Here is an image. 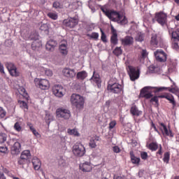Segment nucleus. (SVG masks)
<instances>
[{
  "label": "nucleus",
  "instance_id": "42",
  "mask_svg": "<svg viewBox=\"0 0 179 179\" xmlns=\"http://www.w3.org/2000/svg\"><path fill=\"white\" fill-rule=\"evenodd\" d=\"M150 73H156L157 72V69H159V67L155 66V65H151L148 68Z\"/></svg>",
  "mask_w": 179,
  "mask_h": 179
},
{
  "label": "nucleus",
  "instance_id": "59",
  "mask_svg": "<svg viewBox=\"0 0 179 179\" xmlns=\"http://www.w3.org/2000/svg\"><path fill=\"white\" fill-rule=\"evenodd\" d=\"M172 48L173 49V50H176V51L179 49V46H178V43H173V44H172Z\"/></svg>",
  "mask_w": 179,
  "mask_h": 179
},
{
  "label": "nucleus",
  "instance_id": "43",
  "mask_svg": "<svg viewBox=\"0 0 179 179\" xmlns=\"http://www.w3.org/2000/svg\"><path fill=\"white\" fill-rule=\"evenodd\" d=\"M6 66L8 71L16 68V66L12 62L6 63Z\"/></svg>",
  "mask_w": 179,
  "mask_h": 179
},
{
  "label": "nucleus",
  "instance_id": "56",
  "mask_svg": "<svg viewBox=\"0 0 179 179\" xmlns=\"http://www.w3.org/2000/svg\"><path fill=\"white\" fill-rule=\"evenodd\" d=\"M45 75H46V76H52V71L50 69L45 70Z\"/></svg>",
  "mask_w": 179,
  "mask_h": 179
},
{
  "label": "nucleus",
  "instance_id": "3",
  "mask_svg": "<svg viewBox=\"0 0 179 179\" xmlns=\"http://www.w3.org/2000/svg\"><path fill=\"white\" fill-rule=\"evenodd\" d=\"M107 90L109 93H113L114 94H122V93H124V87L118 83H113L111 81H109Z\"/></svg>",
  "mask_w": 179,
  "mask_h": 179
},
{
  "label": "nucleus",
  "instance_id": "26",
  "mask_svg": "<svg viewBox=\"0 0 179 179\" xmlns=\"http://www.w3.org/2000/svg\"><path fill=\"white\" fill-rule=\"evenodd\" d=\"M20 159H23L24 160H29L31 159V154L30 153V150H24L21 153Z\"/></svg>",
  "mask_w": 179,
  "mask_h": 179
},
{
  "label": "nucleus",
  "instance_id": "48",
  "mask_svg": "<svg viewBox=\"0 0 179 179\" xmlns=\"http://www.w3.org/2000/svg\"><path fill=\"white\" fill-rule=\"evenodd\" d=\"M91 38H94V40H97L99 38V33L97 32H92L90 36Z\"/></svg>",
  "mask_w": 179,
  "mask_h": 179
},
{
  "label": "nucleus",
  "instance_id": "54",
  "mask_svg": "<svg viewBox=\"0 0 179 179\" xmlns=\"http://www.w3.org/2000/svg\"><path fill=\"white\" fill-rule=\"evenodd\" d=\"M31 131L32 132V134H34V136H36V138H38V136H40V133L37 131V130H36L34 127L31 129Z\"/></svg>",
  "mask_w": 179,
  "mask_h": 179
},
{
  "label": "nucleus",
  "instance_id": "25",
  "mask_svg": "<svg viewBox=\"0 0 179 179\" xmlns=\"http://www.w3.org/2000/svg\"><path fill=\"white\" fill-rule=\"evenodd\" d=\"M130 113L133 115H136V117H139V115H142V111L139 110V109L135 106L133 105L131 107Z\"/></svg>",
  "mask_w": 179,
  "mask_h": 179
},
{
  "label": "nucleus",
  "instance_id": "40",
  "mask_svg": "<svg viewBox=\"0 0 179 179\" xmlns=\"http://www.w3.org/2000/svg\"><path fill=\"white\" fill-rule=\"evenodd\" d=\"M8 135L5 133H0V143H4L6 142Z\"/></svg>",
  "mask_w": 179,
  "mask_h": 179
},
{
  "label": "nucleus",
  "instance_id": "32",
  "mask_svg": "<svg viewBox=\"0 0 179 179\" xmlns=\"http://www.w3.org/2000/svg\"><path fill=\"white\" fill-rule=\"evenodd\" d=\"M76 78L78 80H85L87 78V72L85 71H80L77 73Z\"/></svg>",
  "mask_w": 179,
  "mask_h": 179
},
{
  "label": "nucleus",
  "instance_id": "34",
  "mask_svg": "<svg viewBox=\"0 0 179 179\" xmlns=\"http://www.w3.org/2000/svg\"><path fill=\"white\" fill-rule=\"evenodd\" d=\"M147 148H148L150 150H152V152H156L157 149H159V145H157V143L152 142L147 145Z\"/></svg>",
  "mask_w": 179,
  "mask_h": 179
},
{
  "label": "nucleus",
  "instance_id": "5",
  "mask_svg": "<svg viewBox=\"0 0 179 179\" xmlns=\"http://www.w3.org/2000/svg\"><path fill=\"white\" fill-rule=\"evenodd\" d=\"M73 153L75 156L82 157L85 156V154L86 153V148L82 143H76L73 146Z\"/></svg>",
  "mask_w": 179,
  "mask_h": 179
},
{
  "label": "nucleus",
  "instance_id": "15",
  "mask_svg": "<svg viewBox=\"0 0 179 179\" xmlns=\"http://www.w3.org/2000/svg\"><path fill=\"white\" fill-rule=\"evenodd\" d=\"M80 170L84 173H89L92 170V163L90 162H85L79 165Z\"/></svg>",
  "mask_w": 179,
  "mask_h": 179
},
{
  "label": "nucleus",
  "instance_id": "1",
  "mask_svg": "<svg viewBox=\"0 0 179 179\" xmlns=\"http://www.w3.org/2000/svg\"><path fill=\"white\" fill-rule=\"evenodd\" d=\"M101 10L111 20L117 23H128V18L124 13H120L114 10H108L106 6H99Z\"/></svg>",
  "mask_w": 179,
  "mask_h": 179
},
{
  "label": "nucleus",
  "instance_id": "7",
  "mask_svg": "<svg viewBox=\"0 0 179 179\" xmlns=\"http://www.w3.org/2000/svg\"><path fill=\"white\" fill-rule=\"evenodd\" d=\"M35 86L39 87L41 90H48L50 89V82L47 79L35 78Z\"/></svg>",
  "mask_w": 179,
  "mask_h": 179
},
{
  "label": "nucleus",
  "instance_id": "44",
  "mask_svg": "<svg viewBox=\"0 0 179 179\" xmlns=\"http://www.w3.org/2000/svg\"><path fill=\"white\" fill-rule=\"evenodd\" d=\"M48 17L52 19L53 20H57L58 19V15L55 13H49L48 14Z\"/></svg>",
  "mask_w": 179,
  "mask_h": 179
},
{
  "label": "nucleus",
  "instance_id": "20",
  "mask_svg": "<svg viewBox=\"0 0 179 179\" xmlns=\"http://www.w3.org/2000/svg\"><path fill=\"white\" fill-rule=\"evenodd\" d=\"M63 75L66 76V78H75L76 76V73L74 69H64L63 70Z\"/></svg>",
  "mask_w": 179,
  "mask_h": 179
},
{
  "label": "nucleus",
  "instance_id": "29",
  "mask_svg": "<svg viewBox=\"0 0 179 179\" xmlns=\"http://www.w3.org/2000/svg\"><path fill=\"white\" fill-rule=\"evenodd\" d=\"M40 30L42 31H45V34H48L50 33V30H51V27H50V24L43 23L41 25Z\"/></svg>",
  "mask_w": 179,
  "mask_h": 179
},
{
  "label": "nucleus",
  "instance_id": "19",
  "mask_svg": "<svg viewBox=\"0 0 179 179\" xmlns=\"http://www.w3.org/2000/svg\"><path fill=\"white\" fill-rule=\"evenodd\" d=\"M160 125L162 127V131L163 135H166V136H170V138L174 137L173 131H171V130H169V129H167V127L166 126V124H164V123H161Z\"/></svg>",
  "mask_w": 179,
  "mask_h": 179
},
{
  "label": "nucleus",
  "instance_id": "63",
  "mask_svg": "<svg viewBox=\"0 0 179 179\" xmlns=\"http://www.w3.org/2000/svg\"><path fill=\"white\" fill-rule=\"evenodd\" d=\"M53 8H55L56 9L59 8V2L58 1H55L53 3Z\"/></svg>",
  "mask_w": 179,
  "mask_h": 179
},
{
  "label": "nucleus",
  "instance_id": "62",
  "mask_svg": "<svg viewBox=\"0 0 179 179\" xmlns=\"http://www.w3.org/2000/svg\"><path fill=\"white\" fill-rule=\"evenodd\" d=\"M27 160H24L22 158H20L19 160H18V164H20V166H23V164H24V162H26Z\"/></svg>",
  "mask_w": 179,
  "mask_h": 179
},
{
  "label": "nucleus",
  "instance_id": "6",
  "mask_svg": "<svg viewBox=\"0 0 179 179\" xmlns=\"http://www.w3.org/2000/svg\"><path fill=\"white\" fill-rule=\"evenodd\" d=\"M56 115L58 118H63V120H69L71 118V110L65 108H59L56 110Z\"/></svg>",
  "mask_w": 179,
  "mask_h": 179
},
{
  "label": "nucleus",
  "instance_id": "28",
  "mask_svg": "<svg viewBox=\"0 0 179 179\" xmlns=\"http://www.w3.org/2000/svg\"><path fill=\"white\" fill-rule=\"evenodd\" d=\"M63 23H79V17L75 15L73 17H69L66 20H64Z\"/></svg>",
  "mask_w": 179,
  "mask_h": 179
},
{
  "label": "nucleus",
  "instance_id": "33",
  "mask_svg": "<svg viewBox=\"0 0 179 179\" xmlns=\"http://www.w3.org/2000/svg\"><path fill=\"white\" fill-rule=\"evenodd\" d=\"M110 43L113 44V45H117L118 44V35L117 32H113L112 36H110Z\"/></svg>",
  "mask_w": 179,
  "mask_h": 179
},
{
  "label": "nucleus",
  "instance_id": "27",
  "mask_svg": "<svg viewBox=\"0 0 179 179\" xmlns=\"http://www.w3.org/2000/svg\"><path fill=\"white\" fill-rule=\"evenodd\" d=\"M31 47L34 51H38L41 48V41H34Z\"/></svg>",
  "mask_w": 179,
  "mask_h": 179
},
{
  "label": "nucleus",
  "instance_id": "39",
  "mask_svg": "<svg viewBox=\"0 0 179 179\" xmlns=\"http://www.w3.org/2000/svg\"><path fill=\"white\" fill-rule=\"evenodd\" d=\"M163 162L164 163H166V164H169V162H170V152H164Z\"/></svg>",
  "mask_w": 179,
  "mask_h": 179
},
{
  "label": "nucleus",
  "instance_id": "17",
  "mask_svg": "<svg viewBox=\"0 0 179 179\" xmlns=\"http://www.w3.org/2000/svg\"><path fill=\"white\" fill-rule=\"evenodd\" d=\"M58 43L54 39L49 40L46 45L45 48L48 51H54V49L57 47Z\"/></svg>",
  "mask_w": 179,
  "mask_h": 179
},
{
  "label": "nucleus",
  "instance_id": "36",
  "mask_svg": "<svg viewBox=\"0 0 179 179\" xmlns=\"http://www.w3.org/2000/svg\"><path fill=\"white\" fill-rule=\"evenodd\" d=\"M145 40V34L138 32L136 36V41L142 43Z\"/></svg>",
  "mask_w": 179,
  "mask_h": 179
},
{
  "label": "nucleus",
  "instance_id": "30",
  "mask_svg": "<svg viewBox=\"0 0 179 179\" xmlns=\"http://www.w3.org/2000/svg\"><path fill=\"white\" fill-rule=\"evenodd\" d=\"M38 38H40L38 32L34 31L31 32V34H30V36L28 37L27 40H34V41H39Z\"/></svg>",
  "mask_w": 179,
  "mask_h": 179
},
{
  "label": "nucleus",
  "instance_id": "52",
  "mask_svg": "<svg viewBox=\"0 0 179 179\" xmlns=\"http://www.w3.org/2000/svg\"><path fill=\"white\" fill-rule=\"evenodd\" d=\"M21 108H25L26 110L28 109L27 103L24 101H22L20 103Z\"/></svg>",
  "mask_w": 179,
  "mask_h": 179
},
{
  "label": "nucleus",
  "instance_id": "23",
  "mask_svg": "<svg viewBox=\"0 0 179 179\" xmlns=\"http://www.w3.org/2000/svg\"><path fill=\"white\" fill-rule=\"evenodd\" d=\"M121 41L124 46L131 45L132 43H134V38L127 36L125 38H122Z\"/></svg>",
  "mask_w": 179,
  "mask_h": 179
},
{
  "label": "nucleus",
  "instance_id": "58",
  "mask_svg": "<svg viewBox=\"0 0 179 179\" xmlns=\"http://www.w3.org/2000/svg\"><path fill=\"white\" fill-rule=\"evenodd\" d=\"M172 37L175 39V40H179V35L178 34H177V32H172Z\"/></svg>",
  "mask_w": 179,
  "mask_h": 179
},
{
  "label": "nucleus",
  "instance_id": "2",
  "mask_svg": "<svg viewBox=\"0 0 179 179\" xmlns=\"http://www.w3.org/2000/svg\"><path fill=\"white\" fill-rule=\"evenodd\" d=\"M70 101L78 110H82L85 107V99L78 94H72Z\"/></svg>",
  "mask_w": 179,
  "mask_h": 179
},
{
  "label": "nucleus",
  "instance_id": "45",
  "mask_svg": "<svg viewBox=\"0 0 179 179\" xmlns=\"http://www.w3.org/2000/svg\"><path fill=\"white\" fill-rule=\"evenodd\" d=\"M14 129L17 131V132H20V131H22V126H20V123L18 122H15L14 124Z\"/></svg>",
  "mask_w": 179,
  "mask_h": 179
},
{
  "label": "nucleus",
  "instance_id": "51",
  "mask_svg": "<svg viewBox=\"0 0 179 179\" xmlns=\"http://www.w3.org/2000/svg\"><path fill=\"white\" fill-rule=\"evenodd\" d=\"M153 101L157 104V106H159V98L157 96H154L150 99V103H153Z\"/></svg>",
  "mask_w": 179,
  "mask_h": 179
},
{
  "label": "nucleus",
  "instance_id": "11",
  "mask_svg": "<svg viewBox=\"0 0 179 179\" xmlns=\"http://www.w3.org/2000/svg\"><path fill=\"white\" fill-rule=\"evenodd\" d=\"M90 80L92 85H96L98 87H101V78H100V75L96 71H93V75Z\"/></svg>",
  "mask_w": 179,
  "mask_h": 179
},
{
  "label": "nucleus",
  "instance_id": "37",
  "mask_svg": "<svg viewBox=\"0 0 179 179\" xmlns=\"http://www.w3.org/2000/svg\"><path fill=\"white\" fill-rule=\"evenodd\" d=\"M113 54L116 57H120V55H122V49H121V47H116L113 51Z\"/></svg>",
  "mask_w": 179,
  "mask_h": 179
},
{
  "label": "nucleus",
  "instance_id": "60",
  "mask_svg": "<svg viewBox=\"0 0 179 179\" xmlns=\"http://www.w3.org/2000/svg\"><path fill=\"white\" fill-rule=\"evenodd\" d=\"M162 145H159V148L158 151L157 152V155H159V156L163 155V151L162 150Z\"/></svg>",
  "mask_w": 179,
  "mask_h": 179
},
{
  "label": "nucleus",
  "instance_id": "31",
  "mask_svg": "<svg viewBox=\"0 0 179 179\" xmlns=\"http://www.w3.org/2000/svg\"><path fill=\"white\" fill-rule=\"evenodd\" d=\"M130 157L131 163H133V164H139V163L141 162V158L135 157L134 151L130 152Z\"/></svg>",
  "mask_w": 179,
  "mask_h": 179
},
{
  "label": "nucleus",
  "instance_id": "12",
  "mask_svg": "<svg viewBox=\"0 0 179 179\" xmlns=\"http://www.w3.org/2000/svg\"><path fill=\"white\" fill-rule=\"evenodd\" d=\"M155 20L157 23H167V14L162 11L156 13Z\"/></svg>",
  "mask_w": 179,
  "mask_h": 179
},
{
  "label": "nucleus",
  "instance_id": "22",
  "mask_svg": "<svg viewBox=\"0 0 179 179\" xmlns=\"http://www.w3.org/2000/svg\"><path fill=\"white\" fill-rule=\"evenodd\" d=\"M59 50L62 55H68V43L66 42L62 43L59 45Z\"/></svg>",
  "mask_w": 179,
  "mask_h": 179
},
{
  "label": "nucleus",
  "instance_id": "24",
  "mask_svg": "<svg viewBox=\"0 0 179 179\" xmlns=\"http://www.w3.org/2000/svg\"><path fill=\"white\" fill-rule=\"evenodd\" d=\"M31 162L34 170H40V167H41V162L40 161V159L37 157H34Z\"/></svg>",
  "mask_w": 179,
  "mask_h": 179
},
{
  "label": "nucleus",
  "instance_id": "57",
  "mask_svg": "<svg viewBox=\"0 0 179 179\" xmlns=\"http://www.w3.org/2000/svg\"><path fill=\"white\" fill-rule=\"evenodd\" d=\"M148 51L146 50H143L141 51V57L142 58H146L148 57Z\"/></svg>",
  "mask_w": 179,
  "mask_h": 179
},
{
  "label": "nucleus",
  "instance_id": "9",
  "mask_svg": "<svg viewBox=\"0 0 179 179\" xmlns=\"http://www.w3.org/2000/svg\"><path fill=\"white\" fill-rule=\"evenodd\" d=\"M156 61L158 62H166L167 61V54L162 50H157L154 52Z\"/></svg>",
  "mask_w": 179,
  "mask_h": 179
},
{
  "label": "nucleus",
  "instance_id": "16",
  "mask_svg": "<svg viewBox=\"0 0 179 179\" xmlns=\"http://www.w3.org/2000/svg\"><path fill=\"white\" fill-rule=\"evenodd\" d=\"M101 141V138H100V136H95L90 138L89 142V146L92 149H96L97 148V142H100Z\"/></svg>",
  "mask_w": 179,
  "mask_h": 179
},
{
  "label": "nucleus",
  "instance_id": "21",
  "mask_svg": "<svg viewBox=\"0 0 179 179\" xmlns=\"http://www.w3.org/2000/svg\"><path fill=\"white\" fill-rule=\"evenodd\" d=\"M161 97L169 100V103L172 104V109L176 110V107L177 106V102H176V99H174V96H173V95H163L161 96Z\"/></svg>",
  "mask_w": 179,
  "mask_h": 179
},
{
  "label": "nucleus",
  "instance_id": "10",
  "mask_svg": "<svg viewBox=\"0 0 179 179\" xmlns=\"http://www.w3.org/2000/svg\"><path fill=\"white\" fill-rule=\"evenodd\" d=\"M155 92H162V90H167L168 92H170L171 93H173V94H179V88L176 85V83H173V87L171 86V87H161L159 88H156Z\"/></svg>",
  "mask_w": 179,
  "mask_h": 179
},
{
  "label": "nucleus",
  "instance_id": "64",
  "mask_svg": "<svg viewBox=\"0 0 179 179\" xmlns=\"http://www.w3.org/2000/svg\"><path fill=\"white\" fill-rule=\"evenodd\" d=\"M27 127H29L30 131L31 129H33V128H34V127H33V124H31V122H27Z\"/></svg>",
  "mask_w": 179,
  "mask_h": 179
},
{
  "label": "nucleus",
  "instance_id": "47",
  "mask_svg": "<svg viewBox=\"0 0 179 179\" xmlns=\"http://www.w3.org/2000/svg\"><path fill=\"white\" fill-rule=\"evenodd\" d=\"M6 115V111H5L2 107H0V118H5Z\"/></svg>",
  "mask_w": 179,
  "mask_h": 179
},
{
  "label": "nucleus",
  "instance_id": "46",
  "mask_svg": "<svg viewBox=\"0 0 179 179\" xmlns=\"http://www.w3.org/2000/svg\"><path fill=\"white\" fill-rule=\"evenodd\" d=\"M101 40L103 41V43H107V36H106V34L103 30L101 29Z\"/></svg>",
  "mask_w": 179,
  "mask_h": 179
},
{
  "label": "nucleus",
  "instance_id": "14",
  "mask_svg": "<svg viewBox=\"0 0 179 179\" xmlns=\"http://www.w3.org/2000/svg\"><path fill=\"white\" fill-rule=\"evenodd\" d=\"M52 92L56 97H64V87L62 85H55L52 88Z\"/></svg>",
  "mask_w": 179,
  "mask_h": 179
},
{
  "label": "nucleus",
  "instance_id": "35",
  "mask_svg": "<svg viewBox=\"0 0 179 179\" xmlns=\"http://www.w3.org/2000/svg\"><path fill=\"white\" fill-rule=\"evenodd\" d=\"M45 120L46 124H48V125H50V122H52V121H54V116H52V115L51 114L46 113Z\"/></svg>",
  "mask_w": 179,
  "mask_h": 179
},
{
  "label": "nucleus",
  "instance_id": "55",
  "mask_svg": "<svg viewBox=\"0 0 179 179\" xmlns=\"http://www.w3.org/2000/svg\"><path fill=\"white\" fill-rule=\"evenodd\" d=\"M1 153H6L8 152V147L6 146H0Z\"/></svg>",
  "mask_w": 179,
  "mask_h": 179
},
{
  "label": "nucleus",
  "instance_id": "50",
  "mask_svg": "<svg viewBox=\"0 0 179 179\" xmlns=\"http://www.w3.org/2000/svg\"><path fill=\"white\" fill-rule=\"evenodd\" d=\"M117 125V122L115 120H113L109 123V129L111 130Z\"/></svg>",
  "mask_w": 179,
  "mask_h": 179
},
{
  "label": "nucleus",
  "instance_id": "41",
  "mask_svg": "<svg viewBox=\"0 0 179 179\" xmlns=\"http://www.w3.org/2000/svg\"><path fill=\"white\" fill-rule=\"evenodd\" d=\"M8 72L11 76H19V72H17V69L16 67L8 71Z\"/></svg>",
  "mask_w": 179,
  "mask_h": 179
},
{
  "label": "nucleus",
  "instance_id": "13",
  "mask_svg": "<svg viewBox=\"0 0 179 179\" xmlns=\"http://www.w3.org/2000/svg\"><path fill=\"white\" fill-rule=\"evenodd\" d=\"M161 41H162V38L160 37H158L157 34H152L151 35V39H150V44L152 47L157 48V47H159L160 45Z\"/></svg>",
  "mask_w": 179,
  "mask_h": 179
},
{
  "label": "nucleus",
  "instance_id": "8",
  "mask_svg": "<svg viewBox=\"0 0 179 179\" xmlns=\"http://www.w3.org/2000/svg\"><path fill=\"white\" fill-rule=\"evenodd\" d=\"M150 89L152 90L155 89V90H153L155 93L159 92H156L157 89H159V87L153 88L152 87H144L141 90V92H140L141 97H144L145 99H150V97H153V94H152V92L149 91L150 90Z\"/></svg>",
  "mask_w": 179,
  "mask_h": 179
},
{
  "label": "nucleus",
  "instance_id": "61",
  "mask_svg": "<svg viewBox=\"0 0 179 179\" xmlns=\"http://www.w3.org/2000/svg\"><path fill=\"white\" fill-rule=\"evenodd\" d=\"M0 72L1 73H4L5 74V70H4V68H3V64H1L0 62Z\"/></svg>",
  "mask_w": 179,
  "mask_h": 179
},
{
  "label": "nucleus",
  "instance_id": "18",
  "mask_svg": "<svg viewBox=\"0 0 179 179\" xmlns=\"http://www.w3.org/2000/svg\"><path fill=\"white\" fill-rule=\"evenodd\" d=\"M22 148V145H20V143L15 142L14 145L11 147V154L13 155H19L20 153V149Z\"/></svg>",
  "mask_w": 179,
  "mask_h": 179
},
{
  "label": "nucleus",
  "instance_id": "4",
  "mask_svg": "<svg viewBox=\"0 0 179 179\" xmlns=\"http://www.w3.org/2000/svg\"><path fill=\"white\" fill-rule=\"evenodd\" d=\"M127 73L130 78V80L135 82V80H138L141 76V70L138 67L129 65L127 66Z\"/></svg>",
  "mask_w": 179,
  "mask_h": 179
},
{
  "label": "nucleus",
  "instance_id": "53",
  "mask_svg": "<svg viewBox=\"0 0 179 179\" xmlns=\"http://www.w3.org/2000/svg\"><path fill=\"white\" fill-rule=\"evenodd\" d=\"M141 157L143 160H146L148 159V152H142L141 153Z\"/></svg>",
  "mask_w": 179,
  "mask_h": 179
},
{
  "label": "nucleus",
  "instance_id": "38",
  "mask_svg": "<svg viewBox=\"0 0 179 179\" xmlns=\"http://www.w3.org/2000/svg\"><path fill=\"white\" fill-rule=\"evenodd\" d=\"M68 134H69V135H73L74 136H80V134H79V131H78L76 129H69Z\"/></svg>",
  "mask_w": 179,
  "mask_h": 179
},
{
  "label": "nucleus",
  "instance_id": "49",
  "mask_svg": "<svg viewBox=\"0 0 179 179\" xmlns=\"http://www.w3.org/2000/svg\"><path fill=\"white\" fill-rule=\"evenodd\" d=\"M113 152H114V153H120L121 152V149L118 145H115L113 147Z\"/></svg>",
  "mask_w": 179,
  "mask_h": 179
}]
</instances>
